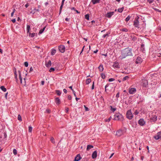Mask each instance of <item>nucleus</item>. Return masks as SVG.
<instances>
[{
  "label": "nucleus",
  "mask_w": 161,
  "mask_h": 161,
  "mask_svg": "<svg viewBox=\"0 0 161 161\" xmlns=\"http://www.w3.org/2000/svg\"><path fill=\"white\" fill-rule=\"evenodd\" d=\"M97 152L96 151H95L92 153V158L93 159L96 158L97 156Z\"/></svg>",
  "instance_id": "nucleus-17"
},
{
  "label": "nucleus",
  "mask_w": 161,
  "mask_h": 161,
  "mask_svg": "<svg viewBox=\"0 0 161 161\" xmlns=\"http://www.w3.org/2000/svg\"><path fill=\"white\" fill-rule=\"evenodd\" d=\"M30 26L29 25H27L26 31L27 33L29 32L30 30Z\"/></svg>",
  "instance_id": "nucleus-29"
},
{
  "label": "nucleus",
  "mask_w": 161,
  "mask_h": 161,
  "mask_svg": "<svg viewBox=\"0 0 161 161\" xmlns=\"http://www.w3.org/2000/svg\"><path fill=\"white\" fill-rule=\"evenodd\" d=\"M72 92H73V93L74 94V96L75 97H76V94H75V91H74V90H72Z\"/></svg>",
  "instance_id": "nucleus-58"
},
{
  "label": "nucleus",
  "mask_w": 161,
  "mask_h": 161,
  "mask_svg": "<svg viewBox=\"0 0 161 161\" xmlns=\"http://www.w3.org/2000/svg\"><path fill=\"white\" fill-rule=\"evenodd\" d=\"M114 119L115 120H118L122 121L123 120V117L122 114L118 113L115 114L114 115Z\"/></svg>",
  "instance_id": "nucleus-2"
},
{
  "label": "nucleus",
  "mask_w": 161,
  "mask_h": 161,
  "mask_svg": "<svg viewBox=\"0 0 161 161\" xmlns=\"http://www.w3.org/2000/svg\"><path fill=\"white\" fill-rule=\"evenodd\" d=\"M119 92H118V93L116 94V97L117 98H118L119 97Z\"/></svg>",
  "instance_id": "nucleus-56"
},
{
  "label": "nucleus",
  "mask_w": 161,
  "mask_h": 161,
  "mask_svg": "<svg viewBox=\"0 0 161 161\" xmlns=\"http://www.w3.org/2000/svg\"><path fill=\"white\" fill-rule=\"evenodd\" d=\"M157 116L155 115H153L150 118V121L151 122H155L157 120Z\"/></svg>",
  "instance_id": "nucleus-14"
},
{
  "label": "nucleus",
  "mask_w": 161,
  "mask_h": 161,
  "mask_svg": "<svg viewBox=\"0 0 161 161\" xmlns=\"http://www.w3.org/2000/svg\"><path fill=\"white\" fill-rule=\"evenodd\" d=\"M110 34V32H108L106 34L103 35L102 36V37L104 38H105L106 37H108V36H109V35Z\"/></svg>",
  "instance_id": "nucleus-26"
},
{
  "label": "nucleus",
  "mask_w": 161,
  "mask_h": 161,
  "mask_svg": "<svg viewBox=\"0 0 161 161\" xmlns=\"http://www.w3.org/2000/svg\"><path fill=\"white\" fill-rule=\"evenodd\" d=\"M81 158V157L80 154H77V155L75 157L74 161H79L80 160Z\"/></svg>",
  "instance_id": "nucleus-15"
},
{
  "label": "nucleus",
  "mask_w": 161,
  "mask_h": 161,
  "mask_svg": "<svg viewBox=\"0 0 161 161\" xmlns=\"http://www.w3.org/2000/svg\"><path fill=\"white\" fill-rule=\"evenodd\" d=\"M55 71V69L53 68H51L49 70L50 72H53Z\"/></svg>",
  "instance_id": "nucleus-44"
},
{
  "label": "nucleus",
  "mask_w": 161,
  "mask_h": 161,
  "mask_svg": "<svg viewBox=\"0 0 161 161\" xmlns=\"http://www.w3.org/2000/svg\"><path fill=\"white\" fill-rule=\"evenodd\" d=\"M56 52V50L54 49H53L52 50V51L51 52V55H54L55 54Z\"/></svg>",
  "instance_id": "nucleus-24"
},
{
  "label": "nucleus",
  "mask_w": 161,
  "mask_h": 161,
  "mask_svg": "<svg viewBox=\"0 0 161 161\" xmlns=\"http://www.w3.org/2000/svg\"><path fill=\"white\" fill-rule=\"evenodd\" d=\"M85 18L87 20H89V14H86L85 15Z\"/></svg>",
  "instance_id": "nucleus-39"
},
{
  "label": "nucleus",
  "mask_w": 161,
  "mask_h": 161,
  "mask_svg": "<svg viewBox=\"0 0 161 161\" xmlns=\"http://www.w3.org/2000/svg\"><path fill=\"white\" fill-rule=\"evenodd\" d=\"M145 123L146 122L143 119H140L138 121V124L141 126H144Z\"/></svg>",
  "instance_id": "nucleus-9"
},
{
  "label": "nucleus",
  "mask_w": 161,
  "mask_h": 161,
  "mask_svg": "<svg viewBox=\"0 0 161 161\" xmlns=\"http://www.w3.org/2000/svg\"><path fill=\"white\" fill-rule=\"evenodd\" d=\"M56 92L57 93V95H58V96H60L61 94V92L59 90H56Z\"/></svg>",
  "instance_id": "nucleus-37"
},
{
  "label": "nucleus",
  "mask_w": 161,
  "mask_h": 161,
  "mask_svg": "<svg viewBox=\"0 0 161 161\" xmlns=\"http://www.w3.org/2000/svg\"><path fill=\"white\" fill-rule=\"evenodd\" d=\"M108 84H107V85H106V86H105V91L106 92H107V87H108Z\"/></svg>",
  "instance_id": "nucleus-52"
},
{
  "label": "nucleus",
  "mask_w": 161,
  "mask_h": 161,
  "mask_svg": "<svg viewBox=\"0 0 161 161\" xmlns=\"http://www.w3.org/2000/svg\"><path fill=\"white\" fill-rule=\"evenodd\" d=\"M45 83V81L43 80H42L41 81V85H44Z\"/></svg>",
  "instance_id": "nucleus-64"
},
{
  "label": "nucleus",
  "mask_w": 161,
  "mask_h": 161,
  "mask_svg": "<svg viewBox=\"0 0 161 161\" xmlns=\"http://www.w3.org/2000/svg\"><path fill=\"white\" fill-rule=\"evenodd\" d=\"M29 36L31 37V38H33L35 36V35H36V36H37V34L35 33H31L29 32Z\"/></svg>",
  "instance_id": "nucleus-19"
},
{
  "label": "nucleus",
  "mask_w": 161,
  "mask_h": 161,
  "mask_svg": "<svg viewBox=\"0 0 161 161\" xmlns=\"http://www.w3.org/2000/svg\"><path fill=\"white\" fill-rule=\"evenodd\" d=\"M59 51L61 53H64L65 51V47L63 45H60L58 46Z\"/></svg>",
  "instance_id": "nucleus-7"
},
{
  "label": "nucleus",
  "mask_w": 161,
  "mask_h": 161,
  "mask_svg": "<svg viewBox=\"0 0 161 161\" xmlns=\"http://www.w3.org/2000/svg\"><path fill=\"white\" fill-rule=\"evenodd\" d=\"M68 98L69 100H71V98H72V97H71V96L70 95H69L68 96Z\"/></svg>",
  "instance_id": "nucleus-59"
},
{
  "label": "nucleus",
  "mask_w": 161,
  "mask_h": 161,
  "mask_svg": "<svg viewBox=\"0 0 161 161\" xmlns=\"http://www.w3.org/2000/svg\"><path fill=\"white\" fill-rule=\"evenodd\" d=\"M98 69L100 72H102L104 69L103 65L102 64H100L98 67Z\"/></svg>",
  "instance_id": "nucleus-20"
},
{
  "label": "nucleus",
  "mask_w": 161,
  "mask_h": 161,
  "mask_svg": "<svg viewBox=\"0 0 161 161\" xmlns=\"http://www.w3.org/2000/svg\"><path fill=\"white\" fill-rule=\"evenodd\" d=\"M139 112H138V111H137V110H136L134 112V114L135 115H137L138 114Z\"/></svg>",
  "instance_id": "nucleus-46"
},
{
  "label": "nucleus",
  "mask_w": 161,
  "mask_h": 161,
  "mask_svg": "<svg viewBox=\"0 0 161 161\" xmlns=\"http://www.w3.org/2000/svg\"><path fill=\"white\" fill-rule=\"evenodd\" d=\"M47 112L48 113H49L50 112V110L49 109H47L46 110Z\"/></svg>",
  "instance_id": "nucleus-62"
},
{
  "label": "nucleus",
  "mask_w": 161,
  "mask_h": 161,
  "mask_svg": "<svg viewBox=\"0 0 161 161\" xmlns=\"http://www.w3.org/2000/svg\"><path fill=\"white\" fill-rule=\"evenodd\" d=\"M33 70V69L32 68V67H31L30 69V71H29L30 72H31Z\"/></svg>",
  "instance_id": "nucleus-60"
},
{
  "label": "nucleus",
  "mask_w": 161,
  "mask_h": 161,
  "mask_svg": "<svg viewBox=\"0 0 161 161\" xmlns=\"http://www.w3.org/2000/svg\"><path fill=\"white\" fill-rule=\"evenodd\" d=\"M93 147V146L92 145H88L87 147L86 150L87 151L91 149Z\"/></svg>",
  "instance_id": "nucleus-22"
},
{
  "label": "nucleus",
  "mask_w": 161,
  "mask_h": 161,
  "mask_svg": "<svg viewBox=\"0 0 161 161\" xmlns=\"http://www.w3.org/2000/svg\"><path fill=\"white\" fill-rule=\"evenodd\" d=\"M50 140L52 143H53V144H54L55 143V142L54 141V139L53 137H51Z\"/></svg>",
  "instance_id": "nucleus-42"
},
{
  "label": "nucleus",
  "mask_w": 161,
  "mask_h": 161,
  "mask_svg": "<svg viewBox=\"0 0 161 161\" xmlns=\"http://www.w3.org/2000/svg\"><path fill=\"white\" fill-rule=\"evenodd\" d=\"M132 56V49L127 47L121 51V54L119 58L122 59L127 56Z\"/></svg>",
  "instance_id": "nucleus-1"
},
{
  "label": "nucleus",
  "mask_w": 161,
  "mask_h": 161,
  "mask_svg": "<svg viewBox=\"0 0 161 161\" xmlns=\"http://www.w3.org/2000/svg\"><path fill=\"white\" fill-rule=\"evenodd\" d=\"M132 40H133V41H136L137 39V38L136 36H131Z\"/></svg>",
  "instance_id": "nucleus-31"
},
{
  "label": "nucleus",
  "mask_w": 161,
  "mask_h": 161,
  "mask_svg": "<svg viewBox=\"0 0 161 161\" xmlns=\"http://www.w3.org/2000/svg\"><path fill=\"white\" fill-rule=\"evenodd\" d=\"M153 9L155 10L157 12H159V13H160L161 12V10H159V9H157L156 8H153Z\"/></svg>",
  "instance_id": "nucleus-45"
},
{
  "label": "nucleus",
  "mask_w": 161,
  "mask_h": 161,
  "mask_svg": "<svg viewBox=\"0 0 161 161\" xmlns=\"http://www.w3.org/2000/svg\"><path fill=\"white\" fill-rule=\"evenodd\" d=\"M136 92V89L135 88H130L129 92L130 94H133L135 93Z\"/></svg>",
  "instance_id": "nucleus-13"
},
{
  "label": "nucleus",
  "mask_w": 161,
  "mask_h": 161,
  "mask_svg": "<svg viewBox=\"0 0 161 161\" xmlns=\"http://www.w3.org/2000/svg\"><path fill=\"white\" fill-rule=\"evenodd\" d=\"M52 63L51 60H49L47 62H45V65L47 68L50 67L51 66Z\"/></svg>",
  "instance_id": "nucleus-16"
},
{
  "label": "nucleus",
  "mask_w": 161,
  "mask_h": 161,
  "mask_svg": "<svg viewBox=\"0 0 161 161\" xmlns=\"http://www.w3.org/2000/svg\"><path fill=\"white\" fill-rule=\"evenodd\" d=\"M154 0H147L148 2L149 3V4H151L153 2Z\"/></svg>",
  "instance_id": "nucleus-47"
},
{
  "label": "nucleus",
  "mask_w": 161,
  "mask_h": 161,
  "mask_svg": "<svg viewBox=\"0 0 161 161\" xmlns=\"http://www.w3.org/2000/svg\"><path fill=\"white\" fill-rule=\"evenodd\" d=\"M133 25L134 26L136 27H137L138 28H139V22L138 21V18H136L134 21V24Z\"/></svg>",
  "instance_id": "nucleus-6"
},
{
  "label": "nucleus",
  "mask_w": 161,
  "mask_h": 161,
  "mask_svg": "<svg viewBox=\"0 0 161 161\" xmlns=\"http://www.w3.org/2000/svg\"><path fill=\"white\" fill-rule=\"evenodd\" d=\"M113 66L115 69H118L120 68V65L119 63L116 61L113 63Z\"/></svg>",
  "instance_id": "nucleus-11"
},
{
  "label": "nucleus",
  "mask_w": 161,
  "mask_h": 161,
  "mask_svg": "<svg viewBox=\"0 0 161 161\" xmlns=\"http://www.w3.org/2000/svg\"><path fill=\"white\" fill-rule=\"evenodd\" d=\"M24 66L26 67H27L28 66V63L27 62H25L24 63Z\"/></svg>",
  "instance_id": "nucleus-48"
},
{
  "label": "nucleus",
  "mask_w": 161,
  "mask_h": 161,
  "mask_svg": "<svg viewBox=\"0 0 161 161\" xmlns=\"http://www.w3.org/2000/svg\"><path fill=\"white\" fill-rule=\"evenodd\" d=\"M91 79H88L86 80V83L87 85L89 84L91 82Z\"/></svg>",
  "instance_id": "nucleus-35"
},
{
  "label": "nucleus",
  "mask_w": 161,
  "mask_h": 161,
  "mask_svg": "<svg viewBox=\"0 0 161 161\" xmlns=\"http://www.w3.org/2000/svg\"><path fill=\"white\" fill-rule=\"evenodd\" d=\"M69 110V109L68 108H66L65 109V112L66 113H68Z\"/></svg>",
  "instance_id": "nucleus-53"
},
{
  "label": "nucleus",
  "mask_w": 161,
  "mask_h": 161,
  "mask_svg": "<svg viewBox=\"0 0 161 161\" xmlns=\"http://www.w3.org/2000/svg\"><path fill=\"white\" fill-rule=\"evenodd\" d=\"M131 18V16L130 15H128L125 19V21L126 22H127Z\"/></svg>",
  "instance_id": "nucleus-38"
},
{
  "label": "nucleus",
  "mask_w": 161,
  "mask_h": 161,
  "mask_svg": "<svg viewBox=\"0 0 161 161\" xmlns=\"http://www.w3.org/2000/svg\"><path fill=\"white\" fill-rule=\"evenodd\" d=\"M100 0H92L91 2L93 4H95L100 3Z\"/></svg>",
  "instance_id": "nucleus-21"
},
{
  "label": "nucleus",
  "mask_w": 161,
  "mask_h": 161,
  "mask_svg": "<svg viewBox=\"0 0 161 161\" xmlns=\"http://www.w3.org/2000/svg\"><path fill=\"white\" fill-rule=\"evenodd\" d=\"M114 14V12H108L105 15V17L108 18H110Z\"/></svg>",
  "instance_id": "nucleus-12"
},
{
  "label": "nucleus",
  "mask_w": 161,
  "mask_h": 161,
  "mask_svg": "<svg viewBox=\"0 0 161 161\" xmlns=\"http://www.w3.org/2000/svg\"><path fill=\"white\" fill-rule=\"evenodd\" d=\"M14 77L16 79V82H17V83H18V81H17L18 79L17 78V75L16 74V71L15 70L14 72Z\"/></svg>",
  "instance_id": "nucleus-36"
},
{
  "label": "nucleus",
  "mask_w": 161,
  "mask_h": 161,
  "mask_svg": "<svg viewBox=\"0 0 161 161\" xmlns=\"http://www.w3.org/2000/svg\"><path fill=\"white\" fill-rule=\"evenodd\" d=\"M148 81L145 79L142 80L141 84L142 86L144 87H146L148 86Z\"/></svg>",
  "instance_id": "nucleus-5"
},
{
  "label": "nucleus",
  "mask_w": 161,
  "mask_h": 161,
  "mask_svg": "<svg viewBox=\"0 0 161 161\" xmlns=\"http://www.w3.org/2000/svg\"><path fill=\"white\" fill-rule=\"evenodd\" d=\"M114 79L113 78H111L108 79V81L109 82H111L114 81Z\"/></svg>",
  "instance_id": "nucleus-51"
},
{
  "label": "nucleus",
  "mask_w": 161,
  "mask_h": 161,
  "mask_svg": "<svg viewBox=\"0 0 161 161\" xmlns=\"http://www.w3.org/2000/svg\"><path fill=\"white\" fill-rule=\"evenodd\" d=\"M85 47V46H84L83 47V48H82V50H81V52H80V54L82 53V52H83V50H84V47Z\"/></svg>",
  "instance_id": "nucleus-57"
},
{
  "label": "nucleus",
  "mask_w": 161,
  "mask_h": 161,
  "mask_svg": "<svg viewBox=\"0 0 161 161\" xmlns=\"http://www.w3.org/2000/svg\"><path fill=\"white\" fill-rule=\"evenodd\" d=\"M110 107L111 108L110 109L112 112H114L116 110V108H113L112 106H110Z\"/></svg>",
  "instance_id": "nucleus-34"
},
{
  "label": "nucleus",
  "mask_w": 161,
  "mask_h": 161,
  "mask_svg": "<svg viewBox=\"0 0 161 161\" xmlns=\"http://www.w3.org/2000/svg\"><path fill=\"white\" fill-rule=\"evenodd\" d=\"M154 138L156 140L161 139V131L158 132L155 136H154Z\"/></svg>",
  "instance_id": "nucleus-8"
},
{
  "label": "nucleus",
  "mask_w": 161,
  "mask_h": 161,
  "mask_svg": "<svg viewBox=\"0 0 161 161\" xmlns=\"http://www.w3.org/2000/svg\"><path fill=\"white\" fill-rule=\"evenodd\" d=\"M126 130V129L125 128V130L122 129L118 130L116 131V135L118 136H120L125 132Z\"/></svg>",
  "instance_id": "nucleus-3"
},
{
  "label": "nucleus",
  "mask_w": 161,
  "mask_h": 161,
  "mask_svg": "<svg viewBox=\"0 0 161 161\" xmlns=\"http://www.w3.org/2000/svg\"><path fill=\"white\" fill-rule=\"evenodd\" d=\"M55 102L56 104L58 105H59L61 103L60 99L58 97H56L55 98Z\"/></svg>",
  "instance_id": "nucleus-18"
},
{
  "label": "nucleus",
  "mask_w": 161,
  "mask_h": 161,
  "mask_svg": "<svg viewBox=\"0 0 161 161\" xmlns=\"http://www.w3.org/2000/svg\"><path fill=\"white\" fill-rule=\"evenodd\" d=\"M128 30L126 28H123L121 29V31L124 32H127Z\"/></svg>",
  "instance_id": "nucleus-43"
},
{
  "label": "nucleus",
  "mask_w": 161,
  "mask_h": 161,
  "mask_svg": "<svg viewBox=\"0 0 161 161\" xmlns=\"http://www.w3.org/2000/svg\"><path fill=\"white\" fill-rule=\"evenodd\" d=\"M102 78L103 79H104L106 78V76L105 74L103 73H102L101 74Z\"/></svg>",
  "instance_id": "nucleus-40"
},
{
  "label": "nucleus",
  "mask_w": 161,
  "mask_h": 161,
  "mask_svg": "<svg viewBox=\"0 0 161 161\" xmlns=\"http://www.w3.org/2000/svg\"><path fill=\"white\" fill-rule=\"evenodd\" d=\"M143 61V60L140 57L138 56L135 61L136 64H141Z\"/></svg>",
  "instance_id": "nucleus-10"
},
{
  "label": "nucleus",
  "mask_w": 161,
  "mask_h": 161,
  "mask_svg": "<svg viewBox=\"0 0 161 161\" xmlns=\"http://www.w3.org/2000/svg\"><path fill=\"white\" fill-rule=\"evenodd\" d=\"M129 77L128 76H125L122 79V80L123 81L126 80H128L129 79Z\"/></svg>",
  "instance_id": "nucleus-32"
},
{
  "label": "nucleus",
  "mask_w": 161,
  "mask_h": 161,
  "mask_svg": "<svg viewBox=\"0 0 161 161\" xmlns=\"http://www.w3.org/2000/svg\"><path fill=\"white\" fill-rule=\"evenodd\" d=\"M13 153L14 155H16L17 154V151L16 149H14L13 150Z\"/></svg>",
  "instance_id": "nucleus-49"
},
{
  "label": "nucleus",
  "mask_w": 161,
  "mask_h": 161,
  "mask_svg": "<svg viewBox=\"0 0 161 161\" xmlns=\"http://www.w3.org/2000/svg\"><path fill=\"white\" fill-rule=\"evenodd\" d=\"M63 91L65 93H67V90L65 89H63Z\"/></svg>",
  "instance_id": "nucleus-63"
},
{
  "label": "nucleus",
  "mask_w": 161,
  "mask_h": 161,
  "mask_svg": "<svg viewBox=\"0 0 161 161\" xmlns=\"http://www.w3.org/2000/svg\"><path fill=\"white\" fill-rule=\"evenodd\" d=\"M94 88V82L93 81L92 83L91 89L92 90H93Z\"/></svg>",
  "instance_id": "nucleus-50"
},
{
  "label": "nucleus",
  "mask_w": 161,
  "mask_h": 161,
  "mask_svg": "<svg viewBox=\"0 0 161 161\" xmlns=\"http://www.w3.org/2000/svg\"><path fill=\"white\" fill-rule=\"evenodd\" d=\"M45 28H46V27H44L42 29H41L40 30L39 32V33H38L39 35H40V34H42L43 32L45 30Z\"/></svg>",
  "instance_id": "nucleus-23"
},
{
  "label": "nucleus",
  "mask_w": 161,
  "mask_h": 161,
  "mask_svg": "<svg viewBox=\"0 0 161 161\" xmlns=\"http://www.w3.org/2000/svg\"><path fill=\"white\" fill-rule=\"evenodd\" d=\"M139 98L140 99V102H142L143 100H144V97L142 96H141L140 95L139 97Z\"/></svg>",
  "instance_id": "nucleus-27"
},
{
  "label": "nucleus",
  "mask_w": 161,
  "mask_h": 161,
  "mask_svg": "<svg viewBox=\"0 0 161 161\" xmlns=\"http://www.w3.org/2000/svg\"><path fill=\"white\" fill-rule=\"evenodd\" d=\"M15 9H14L13 12L11 14V17H13V16L14 14V12H15Z\"/></svg>",
  "instance_id": "nucleus-54"
},
{
  "label": "nucleus",
  "mask_w": 161,
  "mask_h": 161,
  "mask_svg": "<svg viewBox=\"0 0 161 161\" xmlns=\"http://www.w3.org/2000/svg\"><path fill=\"white\" fill-rule=\"evenodd\" d=\"M64 5V4L61 3V4L60 6V9H59V14H60L62 10L63 7V6Z\"/></svg>",
  "instance_id": "nucleus-33"
},
{
  "label": "nucleus",
  "mask_w": 161,
  "mask_h": 161,
  "mask_svg": "<svg viewBox=\"0 0 161 161\" xmlns=\"http://www.w3.org/2000/svg\"><path fill=\"white\" fill-rule=\"evenodd\" d=\"M32 127L31 126H30L29 127V130H28L29 132H32Z\"/></svg>",
  "instance_id": "nucleus-41"
},
{
  "label": "nucleus",
  "mask_w": 161,
  "mask_h": 161,
  "mask_svg": "<svg viewBox=\"0 0 161 161\" xmlns=\"http://www.w3.org/2000/svg\"><path fill=\"white\" fill-rule=\"evenodd\" d=\"M144 44L143 43H142L141 45V49L142 51L143 52L145 51V48H144Z\"/></svg>",
  "instance_id": "nucleus-25"
},
{
  "label": "nucleus",
  "mask_w": 161,
  "mask_h": 161,
  "mask_svg": "<svg viewBox=\"0 0 161 161\" xmlns=\"http://www.w3.org/2000/svg\"><path fill=\"white\" fill-rule=\"evenodd\" d=\"M1 89L3 92H5L6 91V89L3 86H2L0 87Z\"/></svg>",
  "instance_id": "nucleus-30"
},
{
  "label": "nucleus",
  "mask_w": 161,
  "mask_h": 161,
  "mask_svg": "<svg viewBox=\"0 0 161 161\" xmlns=\"http://www.w3.org/2000/svg\"><path fill=\"white\" fill-rule=\"evenodd\" d=\"M126 117L130 120L131 119L133 118V115L132 114L130 109L127 112Z\"/></svg>",
  "instance_id": "nucleus-4"
},
{
  "label": "nucleus",
  "mask_w": 161,
  "mask_h": 161,
  "mask_svg": "<svg viewBox=\"0 0 161 161\" xmlns=\"http://www.w3.org/2000/svg\"><path fill=\"white\" fill-rule=\"evenodd\" d=\"M84 107L85 108L86 111H88L89 110V108H88L86 107L85 105H84Z\"/></svg>",
  "instance_id": "nucleus-55"
},
{
  "label": "nucleus",
  "mask_w": 161,
  "mask_h": 161,
  "mask_svg": "<svg viewBox=\"0 0 161 161\" xmlns=\"http://www.w3.org/2000/svg\"><path fill=\"white\" fill-rule=\"evenodd\" d=\"M29 6V4L28 3H27L25 5L26 8H27Z\"/></svg>",
  "instance_id": "nucleus-61"
},
{
  "label": "nucleus",
  "mask_w": 161,
  "mask_h": 161,
  "mask_svg": "<svg viewBox=\"0 0 161 161\" xmlns=\"http://www.w3.org/2000/svg\"><path fill=\"white\" fill-rule=\"evenodd\" d=\"M124 9V8L123 7L121 8H119L117 10L118 11L119 13H122Z\"/></svg>",
  "instance_id": "nucleus-28"
}]
</instances>
